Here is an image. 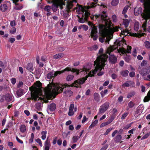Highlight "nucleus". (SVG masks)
<instances>
[{"mask_svg": "<svg viewBox=\"0 0 150 150\" xmlns=\"http://www.w3.org/2000/svg\"><path fill=\"white\" fill-rule=\"evenodd\" d=\"M10 25L12 27H14L16 25L15 22L14 21H11Z\"/></svg>", "mask_w": 150, "mask_h": 150, "instance_id": "nucleus-63", "label": "nucleus"}, {"mask_svg": "<svg viewBox=\"0 0 150 150\" xmlns=\"http://www.w3.org/2000/svg\"><path fill=\"white\" fill-rule=\"evenodd\" d=\"M135 73L134 71L130 72L129 74V76L131 77H133L134 76Z\"/></svg>", "mask_w": 150, "mask_h": 150, "instance_id": "nucleus-62", "label": "nucleus"}, {"mask_svg": "<svg viewBox=\"0 0 150 150\" xmlns=\"http://www.w3.org/2000/svg\"><path fill=\"white\" fill-rule=\"evenodd\" d=\"M94 98L95 100L97 102H98L100 100V96L99 94L97 93L94 94Z\"/></svg>", "mask_w": 150, "mask_h": 150, "instance_id": "nucleus-32", "label": "nucleus"}, {"mask_svg": "<svg viewBox=\"0 0 150 150\" xmlns=\"http://www.w3.org/2000/svg\"><path fill=\"white\" fill-rule=\"evenodd\" d=\"M139 23L138 22H136L134 25V29L136 31H137L139 29Z\"/></svg>", "mask_w": 150, "mask_h": 150, "instance_id": "nucleus-25", "label": "nucleus"}, {"mask_svg": "<svg viewBox=\"0 0 150 150\" xmlns=\"http://www.w3.org/2000/svg\"><path fill=\"white\" fill-rule=\"evenodd\" d=\"M91 33L90 36L93 38V40H96L98 38V35L96 34L97 33V27L93 25L91 26Z\"/></svg>", "mask_w": 150, "mask_h": 150, "instance_id": "nucleus-10", "label": "nucleus"}, {"mask_svg": "<svg viewBox=\"0 0 150 150\" xmlns=\"http://www.w3.org/2000/svg\"><path fill=\"white\" fill-rule=\"evenodd\" d=\"M79 138V137L78 136H74L72 138L73 141L74 142H76Z\"/></svg>", "mask_w": 150, "mask_h": 150, "instance_id": "nucleus-49", "label": "nucleus"}, {"mask_svg": "<svg viewBox=\"0 0 150 150\" xmlns=\"http://www.w3.org/2000/svg\"><path fill=\"white\" fill-rule=\"evenodd\" d=\"M113 129V128H110L107 129L105 132L104 134V135H106L108 134L110 132V131L112 130Z\"/></svg>", "mask_w": 150, "mask_h": 150, "instance_id": "nucleus-46", "label": "nucleus"}, {"mask_svg": "<svg viewBox=\"0 0 150 150\" xmlns=\"http://www.w3.org/2000/svg\"><path fill=\"white\" fill-rule=\"evenodd\" d=\"M98 17L103 20L106 25L101 24L99 25V32L101 35L99 38V40L102 43L105 40L106 42L108 43L114 31L117 30L118 29L117 28L116 29L111 28L112 23L110 19L108 18L106 11H103L100 15L98 16Z\"/></svg>", "mask_w": 150, "mask_h": 150, "instance_id": "nucleus-1", "label": "nucleus"}, {"mask_svg": "<svg viewBox=\"0 0 150 150\" xmlns=\"http://www.w3.org/2000/svg\"><path fill=\"white\" fill-rule=\"evenodd\" d=\"M74 104H71L69 107V110L68 113V115L69 116H72L73 115L74 113Z\"/></svg>", "mask_w": 150, "mask_h": 150, "instance_id": "nucleus-17", "label": "nucleus"}, {"mask_svg": "<svg viewBox=\"0 0 150 150\" xmlns=\"http://www.w3.org/2000/svg\"><path fill=\"white\" fill-rule=\"evenodd\" d=\"M108 57V56L105 54L98 57L96 61L94 62V66H96L95 69L92 71H91L84 78L75 81L73 84V86L76 87H79L81 84L84 83L88 76H93L97 71H101L102 69L103 68L104 66L106 64L105 63L106 62Z\"/></svg>", "mask_w": 150, "mask_h": 150, "instance_id": "nucleus-2", "label": "nucleus"}, {"mask_svg": "<svg viewBox=\"0 0 150 150\" xmlns=\"http://www.w3.org/2000/svg\"><path fill=\"white\" fill-rule=\"evenodd\" d=\"M36 142L38 143L40 146H42V144L40 139L38 138L36 140Z\"/></svg>", "mask_w": 150, "mask_h": 150, "instance_id": "nucleus-52", "label": "nucleus"}, {"mask_svg": "<svg viewBox=\"0 0 150 150\" xmlns=\"http://www.w3.org/2000/svg\"><path fill=\"white\" fill-rule=\"evenodd\" d=\"M74 78V76L72 75H68L66 78L67 80V81H69L72 80Z\"/></svg>", "mask_w": 150, "mask_h": 150, "instance_id": "nucleus-37", "label": "nucleus"}, {"mask_svg": "<svg viewBox=\"0 0 150 150\" xmlns=\"http://www.w3.org/2000/svg\"><path fill=\"white\" fill-rule=\"evenodd\" d=\"M142 8L141 7H136L134 10V15L136 16H138L139 14H141L142 12Z\"/></svg>", "mask_w": 150, "mask_h": 150, "instance_id": "nucleus-18", "label": "nucleus"}, {"mask_svg": "<svg viewBox=\"0 0 150 150\" xmlns=\"http://www.w3.org/2000/svg\"><path fill=\"white\" fill-rule=\"evenodd\" d=\"M115 48L113 46H111L110 47L108 48L106 53L108 54L109 55V59L111 63L114 64L117 62V58L113 54H110V52L113 51Z\"/></svg>", "mask_w": 150, "mask_h": 150, "instance_id": "nucleus-9", "label": "nucleus"}, {"mask_svg": "<svg viewBox=\"0 0 150 150\" xmlns=\"http://www.w3.org/2000/svg\"><path fill=\"white\" fill-rule=\"evenodd\" d=\"M109 106L108 103H104L100 107L99 109V111L98 113V115L104 112L108 109Z\"/></svg>", "mask_w": 150, "mask_h": 150, "instance_id": "nucleus-13", "label": "nucleus"}, {"mask_svg": "<svg viewBox=\"0 0 150 150\" xmlns=\"http://www.w3.org/2000/svg\"><path fill=\"white\" fill-rule=\"evenodd\" d=\"M116 28H117V29H117V30L115 31H114V32L118 31L120 29V30H121V33L120 34V36H121V35H123L124 36H125L129 34L127 30H122L120 28L118 27L117 26H115L114 27H111V28H112V29H116Z\"/></svg>", "mask_w": 150, "mask_h": 150, "instance_id": "nucleus-15", "label": "nucleus"}, {"mask_svg": "<svg viewBox=\"0 0 150 150\" xmlns=\"http://www.w3.org/2000/svg\"><path fill=\"white\" fill-rule=\"evenodd\" d=\"M150 135V132L149 133H147L144 135L141 139L142 140H143L144 139H146Z\"/></svg>", "mask_w": 150, "mask_h": 150, "instance_id": "nucleus-51", "label": "nucleus"}, {"mask_svg": "<svg viewBox=\"0 0 150 150\" xmlns=\"http://www.w3.org/2000/svg\"><path fill=\"white\" fill-rule=\"evenodd\" d=\"M119 2V0H112V5L115 6L117 5Z\"/></svg>", "mask_w": 150, "mask_h": 150, "instance_id": "nucleus-36", "label": "nucleus"}, {"mask_svg": "<svg viewBox=\"0 0 150 150\" xmlns=\"http://www.w3.org/2000/svg\"><path fill=\"white\" fill-rule=\"evenodd\" d=\"M73 92L69 90L66 91L64 93V96L68 97L71 96Z\"/></svg>", "mask_w": 150, "mask_h": 150, "instance_id": "nucleus-21", "label": "nucleus"}, {"mask_svg": "<svg viewBox=\"0 0 150 150\" xmlns=\"http://www.w3.org/2000/svg\"><path fill=\"white\" fill-rule=\"evenodd\" d=\"M143 3L144 7V13L141 14L142 18L146 20L143 23L142 27L144 31L146 30V28L147 25L146 19L150 18V0H139Z\"/></svg>", "mask_w": 150, "mask_h": 150, "instance_id": "nucleus-5", "label": "nucleus"}, {"mask_svg": "<svg viewBox=\"0 0 150 150\" xmlns=\"http://www.w3.org/2000/svg\"><path fill=\"white\" fill-rule=\"evenodd\" d=\"M51 8V7L50 6H47L45 7L44 9L47 12H49L50 11Z\"/></svg>", "mask_w": 150, "mask_h": 150, "instance_id": "nucleus-43", "label": "nucleus"}, {"mask_svg": "<svg viewBox=\"0 0 150 150\" xmlns=\"http://www.w3.org/2000/svg\"><path fill=\"white\" fill-rule=\"evenodd\" d=\"M41 83L39 81H37L34 84V86L30 87V90L32 91H34L36 93L34 94H32V96L33 99L35 101L37 100L38 99L43 100L45 103L48 102L47 99H45V96H42V97H39L37 93L38 92H40L41 91Z\"/></svg>", "mask_w": 150, "mask_h": 150, "instance_id": "nucleus-6", "label": "nucleus"}, {"mask_svg": "<svg viewBox=\"0 0 150 150\" xmlns=\"http://www.w3.org/2000/svg\"><path fill=\"white\" fill-rule=\"evenodd\" d=\"M139 71L140 74L143 76L148 74L149 73V71H148V70L145 69H140Z\"/></svg>", "mask_w": 150, "mask_h": 150, "instance_id": "nucleus-19", "label": "nucleus"}, {"mask_svg": "<svg viewBox=\"0 0 150 150\" xmlns=\"http://www.w3.org/2000/svg\"><path fill=\"white\" fill-rule=\"evenodd\" d=\"M20 130L21 132H25L26 130V126L25 125H22L20 127Z\"/></svg>", "mask_w": 150, "mask_h": 150, "instance_id": "nucleus-34", "label": "nucleus"}, {"mask_svg": "<svg viewBox=\"0 0 150 150\" xmlns=\"http://www.w3.org/2000/svg\"><path fill=\"white\" fill-rule=\"evenodd\" d=\"M88 8H86L85 7H84L77 4V6L75 7L74 9H75L77 11H81L82 12L83 18H79L78 20V21L81 23H83L85 22V20H86L87 18L90 15V13L88 12L87 9Z\"/></svg>", "mask_w": 150, "mask_h": 150, "instance_id": "nucleus-7", "label": "nucleus"}, {"mask_svg": "<svg viewBox=\"0 0 150 150\" xmlns=\"http://www.w3.org/2000/svg\"><path fill=\"white\" fill-rule=\"evenodd\" d=\"M16 32V29L15 27L12 28L9 31V32L11 34H13Z\"/></svg>", "mask_w": 150, "mask_h": 150, "instance_id": "nucleus-40", "label": "nucleus"}, {"mask_svg": "<svg viewBox=\"0 0 150 150\" xmlns=\"http://www.w3.org/2000/svg\"><path fill=\"white\" fill-rule=\"evenodd\" d=\"M143 79L145 80L150 81V74L148 75L147 77H144Z\"/></svg>", "mask_w": 150, "mask_h": 150, "instance_id": "nucleus-57", "label": "nucleus"}, {"mask_svg": "<svg viewBox=\"0 0 150 150\" xmlns=\"http://www.w3.org/2000/svg\"><path fill=\"white\" fill-rule=\"evenodd\" d=\"M5 99L8 101H11L12 99V96L11 95L7 94L5 96Z\"/></svg>", "mask_w": 150, "mask_h": 150, "instance_id": "nucleus-24", "label": "nucleus"}, {"mask_svg": "<svg viewBox=\"0 0 150 150\" xmlns=\"http://www.w3.org/2000/svg\"><path fill=\"white\" fill-rule=\"evenodd\" d=\"M70 132H68L67 133H63L62 134L64 136H65L66 137H68L69 138L70 136Z\"/></svg>", "mask_w": 150, "mask_h": 150, "instance_id": "nucleus-47", "label": "nucleus"}, {"mask_svg": "<svg viewBox=\"0 0 150 150\" xmlns=\"http://www.w3.org/2000/svg\"><path fill=\"white\" fill-rule=\"evenodd\" d=\"M139 33H131L129 34V35L132 36L136 37L138 38H140L142 36H144V33H141L139 32Z\"/></svg>", "mask_w": 150, "mask_h": 150, "instance_id": "nucleus-20", "label": "nucleus"}, {"mask_svg": "<svg viewBox=\"0 0 150 150\" xmlns=\"http://www.w3.org/2000/svg\"><path fill=\"white\" fill-rule=\"evenodd\" d=\"M88 120V118H86L85 116H84L83 117V119L82 121V123H84L86 122Z\"/></svg>", "mask_w": 150, "mask_h": 150, "instance_id": "nucleus-53", "label": "nucleus"}, {"mask_svg": "<svg viewBox=\"0 0 150 150\" xmlns=\"http://www.w3.org/2000/svg\"><path fill=\"white\" fill-rule=\"evenodd\" d=\"M69 86L66 84L50 83L44 89L45 96L47 98H49L53 94H57L62 92L64 88Z\"/></svg>", "mask_w": 150, "mask_h": 150, "instance_id": "nucleus-3", "label": "nucleus"}, {"mask_svg": "<svg viewBox=\"0 0 150 150\" xmlns=\"http://www.w3.org/2000/svg\"><path fill=\"white\" fill-rule=\"evenodd\" d=\"M91 69L90 66L89 65H86L84 66L83 67V69L82 71L79 72V70L78 69H76L71 67H68L62 70L61 71H56L54 72H50L49 73L47 76V79H50L52 78L53 77H54L55 76H57L58 75H60L61 73H63L65 71H71L73 72L76 73V74H78L79 73L81 72L82 73H86V74H87V71H88Z\"/></svg>", "mask_w": 150, "mask_h": 150, "instance_id": "nucleus-4", "label": "nucleus"}, {"mask_svg": "<svg viewBox=\"0 0 150 150\" xmlns=\"http://www.w3.org/2000/svg\"><path fill=\"white\" fill-rule=\"evenodd\" d=\"M129 72V71L127 70L123 71L120 72V74L123 76L126 77L128 75Z\"/></svg>", "mask_w": 150, "mask_h": 150, "instance_id": "nucleus-26", "label": "nucleus"}, {"mask_svg": "<svg viewBox=\"0 0 150 150\" xmlns=\"http://www.w3.org/2000/svg\"><path fill=\"white\" fill-rule=\"evenodd\" d=\"M132 55L134 57H137V51L135 49H134Z\"/></svg>", "mask_w": 150, "mask_h": 150, "instance_id": "nucleus-60", "label": "nucleus"}, {"mask_svg": "<svg viewBox=\"0 0 150 150\" xmlns=\"http://www.w3.org/2000/svg\"><path fill=\"white\" fill-rule=\"evenodd\" d=\"M131 48V47L128 46H127L126 50H125L124 48H122L119 49H117V51L118 52L121 53V54H123L126 52L128 53H130Z\"/></svg>", "mask_w": 150, "mask_h": 150, "instance_id": "nucleus-12", "label": "nucleus"}, {"mask_svg": "<svg viewBox=\"0 0 150 150\" xmlns=\"http://www.w3.org/2000/svg\"><path fill=\"white\" fill-rule=\"evenodd\" d=\"M98 120H96L93 121L90 126L89 127L92 128L95 127L98 123Z\"/></svg>", "mask_w": 150, "mask_h": 150, "instance_id": "nucleus-35", "label": "nucleus"}, {"mask_svg": "<svg viewBox=\"0 0 150 150\" xmlns=\"http://www.w3.org/2000/svg\"><path fill=\"white\" fill-rule=\"evenodd\" d=\"M27 69L30 71H32L33 69V64L30 63L28 64L27 66Z\"/></svg>", "mask_w": 150, "mask_h": 150, "instance_id": "nucleus-30", "label": "nucleus"}, {"mask_svg": "<svg viewBox=\"0 0 150 150\" xmlns=\"http://www.w3.org/2000/svg\"><path fill=\"white\" fill-rule=\"evenodd\" d=\"M82 28L83 29V30L85 31L87 30L88 29V26L85 25H82Z\"/></svg>", "mask_w": 150, "mask_h": 150, "instance_id": "nucleus-56", "label": "nucleus"}, {"mask_svg": "<svg viewBox=\"0 0 150 150\" xmlns=\"http://www.w3.org/2000/svg\"><path fill=\"white\" fill-rule=\"evenodd\" d=\"M122 136L120 135H118L116 136L114 138V140L116 142H119L121 139Z\"/></svg>", "mask_w": 150, "mask_h": 150, "instance_id": "nucleus-31", "label": "nucleus"}, {"mask_svg": "<svg viewBox=\"0 0 150 150\" xmlns=\"http://www.w3.org/2000/svg\"><path fill=\"white\" fill-rule=\"evenodd\" d=\"M147 62L146 61L143 60L141 63V66H144L147 64Z\"/></svg>", "mask_w": 150, "mask_h": 150, "instance_id": "nucleus-64", "label": "nucleus"}, {"mask_svg": "<svg viewBox=\"0 0 150 150\" xmlns=\"http://www.w3.org/2000/svg\"><path fill=\"white\" fill-rule=\"evenodd\" d=\"M144 108L142 105H140L137 108L134 116L136 117H138L142 113Z\"/></svg>", "mask_w": 150, "mask_h": 150, "instance_id": "nucleus-11", "label": "nucleus"}, {"mask_svg": "<svg viewBox=\"0 0 150 150\" xmlns=\"http://www.w3.org/2000/svg\"><path fill=\"white\" fill-rule=\"evenodd\" d=\"M144 46L147 48H150V43L148 41H146L144 44Z\"/></svg>", "mask_w": 150, "mask_h": 150, "instance_id": "nucleus-39", "label": "nucleus"}, {"mask_svg": "<svg viewBox=\"0 0 150 150\" xmlns=\"http://www.w3.org/2000/svg\"><path fill=\"white\" fill-rule=\"evenodd\" d=\"M135 94V92H131V93L128 94L127 96V98H129L133 96H134Z\"/></svg>", "mask_w": 150, "mask_h": 150, "instance_id": "nucleus-44", "label": "nucleus"}, {"mask_svg": "<svg viewBox=\"0 0 150 150\" xmlns=\"http://www.w3.org/2000/svg\"><path fill=\"white\" fill-rule=\"evenodd\" d=\"M64 56V54L63 53H60L59 54H57L53 56V57L55 59H59L63 57Z\"/></svg>", "mask_w": 150, "mask_h": 150, "instance_id": "nucleus-23", "label": "nucleus"}, {"mask_svg": "<svg viewBox=\"0 0 150 150\" xmlns=\"http://www.w3.org/2000/svg\"><path fill=\"white\" fill-rule=\"evenodd\" d=\"M150 100V90L148 92L147 95L144 98V102L149 101Z\"/></svg>", "mask_w": 150, "mask_h": 150, "instance_id": "nucleus-27", "label": "nucleus"}, {"mask_svg": "<svg viewBox=\"0 0 150 150\" xmlns=\"http://www.w3.org/2000/svg\"><path fill=\"white\" fill-rule=\"evenodd\" d=\"M50 146V144L47 140L45 142V150H49Z\"/></svg>", "mask_w": 150, "mask_h": 150, "instance_id": "nucleus-29", "label": "nucleus"}, {"mask_svg": "<svg viewBox=\"0 0 150 150\" xmlns=\"http://www.w3.org/2000/svg\"><path fill=\"white\" fill-rule=\"evenodd\" d=\"M36 107L38 110H40L41 108V104L38 103L36 104Z\"/></svg>", "mask_w": 150, "mask_h": 150, "instance_id": "nucleus-61", "label": "nucleus"}, {"mask_svg": "<svg viewBox=\"0 0 150 150\" xmlns=\"http://www.w3.org/2000/svg\"><path fill=\"white\" fill-rule=\"evenodd\" d=\"M49 108L51 111H53L56 109V105L54 103L51 104L49 106Z\"/></svg>", "mask_w": 150, "mask_h": 150, "instance_id": "nucleus-28", "label": "nucleus"}, {"mask_svg": "<svg viewBox=\"0 0 150 150\" xmlns=\"http://www.w3.org/2000/svg\"><path fill=\"white\" fill-rule=\"evenodd\" d=\"M7 9V6L6 4H1L0 6V10L2 12L6 11Z\"/></svg>", "mask_w": 150, "mask_h": 150, "instance_id": "nucleus-22", "label": "nucleus"}, {"mask_svg": "<svg viewBox=\"0 0 150 150\" xmlns=\"http://www.w3.org/2000/svg\"><path fill=\"white\" fill-rule=\"evenodd\" d=\"M52 2L53 4L52 6V8L53 11L54 12L57 10L58 6H60L62 9V6L65 5L64 0H53Z\"/></svg>", "mask_w": 150, "mask_h": 150, "instance_id": "nucleus-8", "label": "nucleus"}, {"mask_svg": "<svg viewBox=\"0 0 150 150\" xmlns=\"http://www.w3.org/2000/svg\"><path fill=\"white\" fill-rule=\"evenodd\" d=\"M112 20L114 22H116L117 21V17L115 15H114L112 16Z\"/></svg>", "mask_w": 150, "mask_h": 150, "instance_id": "nucleus-59", "label": "nucleus"}, {"mask_svg": "<svg viewBox=\"0 0 150 150\" xmlns=\"http://www.w3.org/2000/svg\"><path fill=\"white\" fill-rule=\"evenodd\" d=\"M108 92V90L106 89L104 90V91H101L100 94L102 97H103Z\"/></svg>", "mask_w": 150, "mask_h": 150, "instance_id": "nucleus-42", "label": "nucleus"}, {"mask_svg": "<svg viewBox=\"0 0 150 150\" xmlns=\"http://www.w3.org/2000/svg\"><path fill=\"white\" fill-rule=\"evenodd\" d=\"M16 80L15 78H13L11 79V83L13 85H14L16 82Z\"/></svg>", "mask_w": 150, "mask_h": 150, "instance_id": "nucleus-55", "label": "nucleus"}, {"mask_svg": "<svg viewBox=\"0 0 150 150\" xmlns=\"http://www.w3.org/2000/svg\"><path fill=\"white\" fill-rule=\"evenodd\" d=\"M135 84V83L134 81H127L124 83H123L122 85V86L123 87H129V86L134 87Z\"/></svg>", "mask_w": 150, "mask_h": 150, "instance_id": "nucleus-14", "label": "nucleus"}, {"mask_svg": "<svg viewBox=\"0 0 150 150\" xmlns=\"http://www.w3.org/2000/svg\"><path fill=\"white\" fill-rule=\"evenodd\" d=\"M114 118L113 117H111L109 119L108 121L107 122L108 124H109L111 122L114 120Z\"/></svg>", "mask_w": 150, "mask_h": 150, "instance_id": "nucleus-54", "label": "nucleus"}, {"mask_svg": "<svg viewBox=\"0 0 150 150\" xmlns=\"http://www.w3.org/2000/svg\"><path fill=\"white\" fill-rule=\"evenodd\" d=\"M124 59L127 62H129L130 59V57L129 56H126L124 57Z\"/></svg>", "mask_w": 150, "mask_h": 150, "instance_id": "nucleus-48", "label": "nucleus"}, {"mask_svg": "<svg viewBox=\"0 0 150 150\" xmlns=\"http://www.w3.org/2000/svg\"><path fill=\"white\" fill-rule=\"evenodd\" d=\"M129 22V21L127 19H125L124 20L123 24L125 27H127L128 26Z\"/></svg>", "mask_w": 150, "mask_h": 150, "instance_id": "nucleus-38", "label": "nucleus"}, {"mask_svg": "<svg viewBox=\"0 0 150 150\" xmlns=\"http://www.w3.org/2000/svg\"><path fill=\"white\" fill-rule=\"evenodd\" d=\"M129 8V6L128 5H126L123 9V10L122 12V13L124 14H125V13L127 12L128 9Z\"/></svg>", "mask_w": 150, "mask_h": 150, "instance_id": "nucleus-41", "label": "nucleus"}, {"mask_svg": "<svg viewBox=\"0 0 150 150\" xmlns=\"http://www.w3.org/2000/svg\"><path fill=\"white\" fill-rule=\"evenodd\" d=\"M128 114V113L126 112L124 113L121 117V119L123 120L125 118Z\"/></svg>", "mask_w": 150, "mask_h": 150, "instance_id": "nucleus-58", "label": "nucleus"}, {"mask_svg": "<svg viewBox=\"0 0 150 150\" xmlns=\"http://www.w3.org/2000/svg\"><path fill=\"white\" fill-rule=\"evenodd\" d=\"M67 4L66 5L67 8L68 9L71 8L73 6V3H76V0H67Z\"/></svg>", "mask_w": 150, "mask_h": 150, "instance_id": "nucleus-16", "label": "nucleus"}, {"mask_svg": "<svg viewBox=\"0 0 150 150\" xmlns=\"http://www.w3.org/2000/svg\"><path fill=\"white\" fill-rule=\"evenodd\" d=\"M34 137V134L33 133L31 134L30 138L29 139V142L32 143L33 142Z\"/></svg>", "mask_w": 150, "mask_h": 150, "instance_id": "nucleus-45", "label": "nucleus"}, {"mask_svg": "<svg viewBox=\"0 0 150 150\" xmlns=\"http://www.w3.org/2000/svg\"><path fill=\"white\" fill-rule=\"evenodd\" d=\"M47 133V132L46 131H42L41 132V134L42 135L41 138L42 140H44L45 139L46 137Z\"/></svg>", "mask_w": 150, "mask_h": 150, "instance_id": "nucleus-33", "label": "nucleus"}, {"mask_svg": "<svg viewBox=\"0 0 150 150\" xmlns=\"http://www.w3.org/2000/svg\"><path fill=\"white\" fill-rule=\"evenodd\" d=\"M134 104L132 101H130L128 104V106L129 108H132L134 105Z\"/></svg>", "mask_w": 150, "mask_h": 150, "instance_id": "nucleus-50", "label": "nucleus"}]
</instances>
